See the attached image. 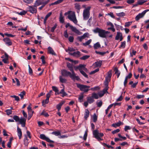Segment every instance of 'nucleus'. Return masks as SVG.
<instances>
[{"instance_id": "obj_37", "label": "nucleus", "mask_w": 149, "mask_h": 149, "mask_svg": "<svg viewBox=\"0 0 149 149\" xmlns=\"http://www.w3.org/2000/svg\"><path fill=\"white\" fill-rule=\"evenodd\" d=\"M75 51V49H74L73 48L71 47H68V49H66L65 51L66 52H68L69 51V52H71L74 51Z\"/></svg>"}, {"instance_id": "obj_43", "label": "nucleus", "mask_w": 149, "mask_h": 149, "mask_svg": "<svg viewBox=\"0 0 149 149\" xmlns=\"http://www.w3.org/2000/svg\"><path fill=\"white\" fill-rule=\"evenodd\" d=\"M63 104V103H60L57 105L56 107L58 111L60 110L61 107Z\"/></svg>"}, {"instance_id": "obj_27", "label": "nucleus", "mask_w": 149, "mask_h": 149, "mask_svg": "<svg viewBox=\"0 0 149 149\" xmlns=\"http://www.w3.org/2000/svg\"><path fill=\"white\" fill-rule=\"evenodd\" d=\"M60 81L62 83H64L66 82L67 80L63 78L62 76H61L59 77Z\"/></svg>"}, {"instance_id": "obj_12", "label": "nucleus", "mask_w": 149, "mask_h": 149, "mask_svg": "<svg viewBox=\"0 0 149 149\" xmlns=\"http://www.w3.org/2000/svg\"><path fill=\"white\" fill-rule=\"evenodd\" d=\"M3 40L5 43L8 46H10L12 45V43L8 38H5L3 39Z\"/></svg>"}, {"instance_id": "obj_53", "label": "nucleus", "mask_w": 149, "mask_h": 149, "mask_svg": "<svg viewBox=\"0 0 149 149\" xmlns=\"http://www.w3.org/2000/svg\"><path fill=\"white\" fill-rule=\"evenodd\" d=\"M15 80L16 82V85L17 86H19L20 85V83L18 79L16 78H15Z\"/></svg>"}, {"instance_id": "obj_35", "label": "nucleus", "mask_w": 149, "mask_h": 149, "mask_svg": "<svg viewBox=\"0 0 149 149\" xmlns=\"http://www.w3.org/2000/svg\"><path fill=\"white\" fill-rule=\"evenodd\" d=\"M97 119V116L96 115V114L95 113L93 115V121L94 122H96Z\"/></svg>"}, {"instance_id": "obj_61", "label": "nucleus", "mask_w": 149, "mask_h": 149, "mask_svg": "<svg viewBox=\"0 0 149 149\" xmlns=\"http://www.w3.org/2000/svg\"><path fill=\"white\" fill-rule=\"evenodd\" d=\"M29 72L30 74H31L33 73L32 70L29 65Z\"/></svg>"}, {"instance_id": "obj_54", "label": "nucleus", "mask_w": 149, "mask_h": 149, "mask_svg": "<svg viewBox=\"0 0 149 149\" xmlns=\"http://www.w3.org/2000/svg\"><path fill=\"white\" fill-rule=\"evenodd\" d=\"M45 56H42L40 58V59H41L42 64H44L45 63Z\"/></svg>"}, {"instance_id": "obj_22", "label": "nucleus", "mask_w": 149, "mask_h": 149, "mask_svg": "<svg viewBox=\"0 0 149 149\" xmlns=\"http://www.w3.org/2000/svg\"><path fill=\"white\" fill-rule=\"evenodd\" d=\"M43 3L41 0H37L34 3V5L36 7L42 4Z\"/></svg>"}, {"instance_id": "obj_9", "label": "nucleus", "mask_w": 149, "mask_h": 149, "mask_svg": "<svg viewBox=\"0 0 149 149\" xmlns=\"http://www.w3.org/2000/svg\"><path fill=\"white\" fill-rule=\"evenodd\" d=\"M40 138L42 139L46 140L48 142L54 143V141H53L50 140L49 138L46 137V136L44 134H41L40 135Z\"/></svg>"}, {"instance_id": "obj_17", "label": "nucleus", "mask_w": 149, "mask_h": 149, "mask_svg": "<svg viewBox=\"0 0 149 149\" xmlns=\"http://www.w3.org/2000/svg\"><path fill=\"white\" fill-rule=\"evenodd\" d=\"M69 53L70 55H72L74 56L78 57L80 56V53L78 51L74 52L73 53H71L70 52H69Z\"/></svg>"}, {"instance_id": "obj_14", "label": "nucleus", "mask_w": 149, "mask_h": 149, "mask_svg": "<svg viewBox=\"0 0 149 149\" xmlns=\"http://www.w3.org/2000/svg\"><path fill=\"white\" fill-rule=\"evenodd\" d=\"M26 118L21 117L20 118V120L19 122L20 124H21L22 127H24L26 124Z\"/></svg>"}, {"instance_id": "obj_63", "label": "nucleus", "mask_w": 149, "mask_h": 149, "mask_svg": "<svg viewBox=\"0 0 149 149\" xmlns=\"http://www.w3.org/2000/svg\"><path fill=\"white\" fill-rule=\"evenodd\" d=\"M22 113L24 117V118L26 119L27 116V115L26 113V112H25L24 110L22 111Z\"/></svg>"}, {"instance_id": "obj_47", "label": "nucleus", "mask_w": 149, "mask_h": 149, "mask_svg": "<svg viewBox=\"0 0 149 149\" xmlns=\"http://www.w3.org/2000/svg\"><path fill=\"white\" fill-rule=\"evenodd\" d=\"M117 15L118 16L123 17L125 15V13L124 12H122L120 13H117Z\"/></svg>"}, {"instance_id": "obj_40", "label": "nucleus", "mask_w": 149, "mask_h": 149, "mask_svg": "<svg viewBox=\"0 0 149 149\" xmlns=\"http://www.w3.org/2000/svg\"><path fill=\"white\" fill-rule=\"evenodd\" d=\"M40 115H43L45 117H48L49 116V115L48 114V113L46 112L45 111H43L41 113Z\"/></svg>"}, {"instance_id": "obj_48", "label": "nucleus", "mask_w": 149, "mask_h": 149, "mask_svg": "<svg viewBox=\"0 0 149 149\" xmlns=\"http://www.w3.org/2000/svg\"><path fill=\"white\" fill-rule=\"evenodd\" d=\"M5 112H6L7 115H9L12 113V111L10 109L6 110Z\"/></svg>"}, {"instance_id": "obj_10", "label": "nucleus", "mask_w": 149, "mask_h": 149, "mask_svg": "<svg viewBox=\"0 0 149 149\" xmlns=\"http://www.w3.org/2000/svg\"><path fill=\"white\" fill-rule=\"evenodd\" d=\"M71 29L72 31L78 35H81L82 34V33L79 31L76 27L73 26H71Z\"/></svg>"}, {"instance_id": "obj_42", "label": "nucleus", "mask_w": 149, "mask_h": 149, "mask_svg": "<svg viewBox=\"0 0 149 149\" xmlns=\"http://www.w3.org/2000/svg\"><path fill=\"white\" fill-rule=\"evenodd\" d=\"M25 92L24 91H22L20 93V94H19V95L20 96L22 99H23L24 96L25 95Z\"/></svg>"}, {"instance_id": "obj_3", "label": "nucleus", "mask_w": 149, "mask_h": 149, "mask_svg": "<svg viewBox=\"0 0 149 149\" xmlns=\"http://www.w3.org/2000/svg\"><path fill=\"white\" fill-rule=\"evenodd\" d=\"M93 31L95 33H98L99 36L102 38H107L108 37V34L110 32L106 31L102 29L98 28H97L93 30Z\"/></svg>"}, {"instance_id": "obj_25", "label": "nucleus", "mask_w": 149, "mask_h": 149, "mask_svg": "<svg viewBox=\"0 0 149 149\" xmlns=\"http://www.w3.org/2000/svg\"><path fill=\"white\" fill-rule=\"evenodd\" d=\"M63 1V0H58L54 3H53L49 5L50 6L51 5H57L62 3Z\"/></svg>"}, {"instance_id": "obj_18", "label": "nucleus", "mask_w": 149, "mask_h": 149, "mask_svg": "<svg viewBox=\"0 0 149 149\" xmlns=\"http://www.w3.org/2000/svg\"><path fill=\"white\" fill-rule=\"evenodd\" d=\"M48 53L51 54L52 55H56V54L54 52V50L51 47H49L48 48Z\"/></svg>"}, {"instance_id": "obj_34", "label": "nucleus", "mask_w": 149, "mask_h": 149, "mask_svg": "<svg viewBox=\"0 0 149 149\" xmlns=\"http://www.w3.org/2000/svg\"><path fill=\"white\" fill-rule=\"evenodd\" d=\"M92 42V40L91 39H90L87 41H86V42L85 43H83V45L85 46H86L88 45H89Z\"/></svg>"}, {"instance_id": "obj_30", "label": "nucleus", "mask_w": 149, "mask_h": 149, "mask_svg": "<svg viewBox=\"0 0 149 149\" xmlns=\"http://www.w3.org/2000/svg\"><path fill=\"white\" fill-rule=\"evenodd\" d=\"M52 13L51 12H50L48 13L46 16L45 17V19H44V22L45 24L46 21L47 19V18L51 15Z\"/></svg>"}, {"instance_id": "obj_28", "label": "nucleus", "mask_w": 149, "mask_h": 149, "mask_svg": "<svg viewBox=\"0 0 149 149\" xmlns=\"http://www.w3.org/2000/svg\"><path fill=\"white\" fill-rule=\"evenodd\" d=\"M24 144L25 146H27L29 144L28 139L26 136H25L24 139Z\"/></svg>"}, {"instance_id": "obj_59", "label": "nucleus", "mask_w": 149, "mask_h": 149, "mask_svg": "<svg viewBox=\"0 0 149 149\" xmlns=\"http://www.w3.org/2000/svg\"><path fill=\"white\" fill-rule=\"evenodd\" d=\"M95 52L96 54H100V55H101L102 56L104 55L106 53V52H98L96 51H95Z\"/></svg>"}, {"instance_id": "obj_50", "label": "nucleus", "mask_w": 149, "mask_h": 149, "mask_svg": "<svg viewBox=\"0 0 149 149\" xmlns=\"http://www.w3.org/2000/svg\"><path fill=\"white\" fill-rule=\"evenodd\" d=\"M80 72L86 78L88 77V75L86 74L85 73V72L83 71L82 70L80 71Z\"/></svg>"}, {"instance_id": "obj_15", "label": "nucleus", "mask_w": 149, "mask_h": 149, "mask_svg": "<svg viewBox=\"0 0 149 149\" xmlns=\"http://www.w3.org/2000/svg\"><path fill=\"white\" fill-rule=\"evenodd\" d=\"M17 132L19 139H20L22 137V133L21 129L19 128L18 126L17 127Z\"/></svg>"}, {"instance_id": "obj_64", "label": "nucleus", "mask_w": 149, "mask_h": 149, "mask_svg": "<svg viewBox=\"0 0 149 149\" xmlns=\"http://www.w3.org/2000/svg\"><path fill=\"white\" fill-rule=\"evenodd\" d=\"M57 25L56 24H55L53 27L51 29V31L52 32H53L54 31Z\"/></svg>"}, {"instance_id": "obj_21", "label": "nucleus", "mask_w": 149, "mask_h": 149, "mask_svg": "<svg viewBox=\"0 0 149 149\" xmlns=\"http://www.w3.org/2000/svg\"><path fill=\"white\" fill-rule=\"evenodd\" d=\"M87 101L89 103L91 104L93 103L95 101V100L92 96L88 97H87Z\"/></svg>"}, {"instance_id": "obj_36", "label": "nucleus", "mask_w": 149, "mask_h": 149, "mask_svg": "<svg viewBox=\"0 0 149 149\" xmlns=\"http://www.w3.org/2000/svg\"><path fill=\"white\" fill-rule=\"evenodd\" d=\"M146 1L144 0H141L138 1H137V4L138 5H142Z\"/></svg>"}, {"instance_id": "obj_51", "label": "nucleus", "mask_w": 149, "mask_h": 149, "mask_svg": "<svg viewBox=\"0 0 149 149\" xmlns=\"http://www.w3.org/2000/svg\"><path fill=\"white\" fill-rule=\"evenodd\" d=\"M26 13V11L25 10H23L22 11L20 12V13H17L20 15H25Z\"/></svg>"}, {"instance_id": "obj_44", "label": "nucleus", "mask_w": 149, "mask_h": 149, "mask_svg": "<svg viewBox=\"0 0 149 149\" xmlns=\"http://www.w3.org/2000/svg\"><path fill=\"white\" fill-rule=\"evenodd\" d=\"M10 97H11L14 98L15 100L16 101H19V97L15 95H11Z\"/></svg>"}, {"instance_id": "obj_11", "label": "nucleus", "mask_w": 149, "mask_h": 149, "mask_svg": "<svg viewBox=\"0 0 149 149\" xmlns=\"http://www.w3.org/2000/svg\"><path fill=\"white\" fill-rule=\"evenodd\" d=\"M108 93L107 91V88H104L102 91H101L98 93V95L100 97H102L103 96L105 93Z\"/></svg>"}, {"instance_id": "obj_5", "label": "nucleus", "mask_w": 149, "mask_h": 149, "mask_svg": "<svg viewBox=\"0 0 149 149\" xmlns=\"http://www.w3.org/2000/svg\"><path fill=\"white\" fill-rule=\"evenodd\" d=\"M93 134L94 136V137L96 138L99 141L102 140L100 137H102L104 136V134L103 133H99V131L96 130L93 131Z\"/></svg>"}, {"instance_id": "obj_57", "label": "nucleus", "mask_w": 149, "mask_h": 149, "mask_svg": "<svg viewBox=\"0 0 149 149\" xmlns=\"http://www.w3.org/2000/svg\"><path fill=\"white\" fill-rule=\"evenodd\" d=\"M99 68H97V69H95V70L91 71L90 73V74H94L95 73L98 72L99 71Z\"/></svg>"}, {"instance_id": "obj_32", "label": "nucleus", "mask_w": 149, "mask_h": 149, "mask_svg": "<svg viewBox=\"0 0 149 149\" xmlns=\"http://www.w3.org/2000/svg\"><path fill=\"white\" fill-rule=\"evenodd\" d=\"M126 45V42L124 41L121 42V45L119 47V48L124 49L125 48Z\"/></svg>"}, {"instance_id": "obj_29", "label": "nucleus", "mask_w": 149, "mask_h": 149, "mask_svg": "<svg viewBox=\"0 0 149 149\" xmlns=\"http://www.w3.org/2000/svg\"><path fill=\"white\" fill-rule=\"evenodd\" d=\"M59 21L61 23H63L64 22V17L62 16V13L60 14V17H59Z\"/></svg>"}, {"instance_id": "obj_24", "label": "nucleus", "mask_w": 149, "mask_h": 149, "mask_svg": "<svg viewBox=\"0 0 149 149\" xmlns=\"http://www.w3.org/2000/svg\"><path fill=\"white\" fill-rule=\"evenodd\" d=\"M123 124V123L120 121L117 123L113 124L112 126L113 127H119L121 125Z\"/></svg>"}, {"instance_id": "obj_60", "label": "nucleus", "mask_w": 149, "mask_h": 149, "mask_svg": "<svg viewBox=\"0 0 149 149\" xmlns=\"http://www.w3.org/2000/svg\"><path fill=\"white\" fill-rule=\"evenodd\" d=\"M34 112V111L32 110L28 111V115L32 116Z\"/></svg>"}, {"instance_id": "obj_62", "label": "nucleus", "mask_w": 149, "mask_h": 149, "mask_svg": "<svg viewBox=\"0 0 149 149\" xmlns=\"http://www.w3.org/2000/svg\"><path fill=\"white\" fill-rule=\"evenodd\" d=\"M120 130L119 129H117L112 132L113 134H114L120 132Z\"/></svg>"}, {"instance_id": "obj_20", "label": "nucleus", "mask_w": 149, "mask_h": 149, "mask_svg": "<svg viewBox=\"0 0 149 149\" xmlns=\"http://www.w3.org/2000/svg\"><path fill=\"white\" fill-rule=\"evenodd\" d=\"M67 66L71 72H74L72 64L68 62L67 63Z\"/></svg>"}, {"instance_id": "obj_55", "label": "nucleus", "mask_w": 149, "mask_h": 149, "mask_svg": "<svg viewBox=\"0 0 149 149\" xmlns=\"http://www.w3.org/2000/svg\"><path fill=\"white\" fill-rule=\"evenodd\" d=\"M90 57L88 55H85L83 56L81 58V59L83 60H85L88 59Z\"/></svg>"}, {"instance_id": "obj_49", "label": "nucleus", "mask_w": 149, "mask_h": 149, "mask_svg": "<svg viewBox=\"0 0 149 149\" xmlns=\"http://www.w3.org/2000/svg\"><path fill=\"white\" fill-rule=\"evenodd\" d=\"M132 22H128L125 23V27H129L132 23Z\"/></svg>"}, {"instance_id": "obj_2", "label": "nucleus", "mask_w": 149, "mask_h": 149, "mask_svg": "<svg viewBox=\"0 0 149 149\" xmlns=\"http://www.w3.org/2000/svg\"><path fill=\"white\" fill-rule=\"evenodd\" d=\"M64 15H67L68 18L74 24H77L78 21L74 12L71 11H69L65 12Z\"/></svg>"}, {"instance_id": "obj_39", "label": "nucleus", "mask_w": 149, "mask_h": 149, "mask_svg": "<svg viewBox=\"0 0 149 149\" xmlns=\"http://www.w3.org/2000/svg\"><path fill=\"white\" fill-rule=\"evenodd\" d=\"M49 102V99L46 98L45 100H43L42 101V105L44 106L46 104H47Z\"/></svg>"}, {"instance_id": "obj_46", "label": "nucleus", "mask_w": 149, "mask_h": 149, "mask_svg": "<svg viewBox=\"0 0 149 149\" xmlns=\"http://www.w3.org/2000/svg\"><path fill=\"white\" fill-rule=\"evenodd\" d=\"M102 104V101H100L99 102H97V104L98 107H101Z\"/></svg>"}, {"instance_id": "obj_8", "label": "nucleus", "mask_w": 149, "mask_h": 149, "mask_svg": "<svg viewBox=\"0 0 149 149\" xmlns=\"http://www.w3.org/2000/svg\"><path fill=\"white\" fill-rule=\"evenodd\" d=\"M36 7L34 6H29L28 8L27 9L28 11L32 13H36L37 12V9Z\"/></svg>"}, {"instance_id": "obj_19", "label": "nucleus", "mask_w": 149, "mask_h": 149, "mask_svg": "<svg viewBox=\"0 0 149 149\" xmlns=\"http://www.w3.org/2000/svg\"><path fill=\"white\" fill-rule=\"evenodd\" d=\"M75 8L77 10V12L78 13H79L80 12V10L81 8V6L78 3H76L74 4Z\"/></svg>"}, {"instance_id": "obj_33", "label": "nucleus", "mask_w": 149, "mask_h": 149, "mask_svg": "<svg viewBox=\"0 0 149 149\" xmlns=\"http://www.w3.org/2000/svg\"><path fill=\"white\" fill-rule=\"evenodd\" d=\"M51 134H52L56 136L60 135L61 134V132L59 131L53 132H52Z\"/></svg>"}, {"instance_id": "obj_7", "label": "nucleus", "mask_w": 149, "mask_h": 149, "mask_svg": "<svg viewBox=\"0 0 149 149\" xmlns=\"http://www.w3.org/2000/svg\"><path fill=\"white\" fill-rule=\"evenodd\" d=\"M149 11V9H146L143 11L141 13H139L135 17L136 21H138L140 18L143 17L146 13Z\"/></svg>"}, {"instance_id": "obj_56", "label": "nucleus", "mask_w": 149, "mask_h": 149, "mask_svg": "<svg viewBox=\"0 0 149 149\" xmlns=\"http://www.w3.org/2000/svg\"><path fill=\"white\" fill-rule=\"evenodd\" d=\"M84 97V96L83 95H80L78 99L79 101L80 102H82L83 101V99Z\"/></svg>"}, {"instance_id": "obj_23", "label": "nucleus", "mask_w": 149, "mask_h": 149, "mask_svg": "<svg viewBox=\"0 0 149 149\" xmlns=\"http://www.w3.org/2000/svg\"><path fill=\"white\" fill-rule=\"evenodd\" d=\"M89 111L88 109H85L84 116L85 119L87 120V118L89 117Z\"/></svg>"}, {"instance_id": "obj_26", "label": "nucleus", "mask_w": 149, "mask_h": 149, "mask_svg": "<svg viewBox=\"0 0 149 149\" xmlns=\"http://www.w3.org/2000/svg\"><path fill=\"white\" fill-rule=\"evenodd\" d=\"M100 47L101 45L98 42L95 44L93 45V47L95 49H97Z\"/></svg>"}, {"instance_id": "obj_1", "label": "nucleus", "mask_w": 149, "mask_h": 149, "mask_svg": "<svg viewBox=\"0 0 149 149\" xmlns=\"http://www.w3.org/2000/svg\"><path fill=\"white\" fill-rule=\"evenodd\" d=\"M61 74L62 76L65 77L69 76V77L74 81L75 80H79L80 79L78 76H76L74 72L71 73L67 70L63 69L61 70Z\"/></svg>"}, {"instance_id": "obj_16", "label": "nucleus", "mask_w": 149, "mask_h": 149, "mask_svg": "<svg viewBox=\"0 0 149 149\" xmlns=\"http://www.w3.org/2000/svg\"><path fill=\"white\" fill-rule=\"evenodd\" d=\"M102 64V61H97L94 64V65H95V67H100Z\"/></svg>"}, {"instance_id": "obj_58", "label": "nucleus", "mask_w": 149, "mask_h": 149, "mask_svg": "<svg viewBox=\"0 0 149 149\" xmlns=\"http://www.w3.org/2000/svg\"><path fill=\"white\" fill-rule=\"evenodd\" d=\"M136 53V51H134V50H132V52L130 53V56L131 57H132L133 56V55H135Z\"/></svg>"}, {"instance_id": "obj_31", "label": "nucleus", "mask_w": 149, "mask_h": 149, "mask_svg": "<svg viewBox=\"0 0 149 149\" xmlns=\"http://www.w3.org/2000/svg\"><path fill=\"white\" fill-rule=\"evenodd\" d=\"M92 97H93V98L94 99H97L99 98V95L98 94H97L95 93H93L92 94V95L91 96Z\"/></svg>"}, {"instance_id": "obj_13", "label": "nucleus", "mask_w": 149, "mask_h": 149, "mask_svg": "<svg viewBox=\"0 0 149 149\" xmlns=\"http://www.w3.org/2000/svg\"><path fill=\"white\" fill-rule=\"evenodd\" d=\"M115 39L116 40H120V41H121L123 39L122 34L120 32H117V35L115 37Z\"/></svg>"}, {"instance_id": "obj_52", "label": "nucleus", "mask_w": 149, "mask_h": 149, "mask_svg": "<svg viewBox=\"0 0 149 149\" xmlns=\"http://www.w3.org/2000/svg\"><path fill=\"white\" fill-rule=\"evenodd\" d=\"M74 37L72 36H70L68 38V40L70 42H72L74 40Z\"/></svg>"}, {"instance_id": "obj_38", "label": "nucleus", "mask_w": 149, "mask_h": 149, "mask_svg": "<svg viewBox=\"0 0 149 149\" xmlns=\"http://www.w3.org/2000/svg\"><path fill=\"white\" fill-rule=\"evenodd\" d=\"M52 88L53 91L55 92V94H57V93L58 92V90L57 88L55 86H52Z\"/></svg>"}, {"instance_id": "obj_45", "label": "nucleus", "mask_w": 149, "mask_h": 149, "mask_svg": "<svg viewBox=\"0 0 149 149\" xmlns=\"http://www.w3.org/2000/svg\"><path fill=\"white\" fill-rule=\"evenodd\" d=\"M84 38H84V37L82 35V36H78L77 37V40H79V41L81 42V41H82V40H83Z\"/></svg>"}, {"instance_id": "obj_4", "label": "nucleus", "mask_w": 149, "mask_h": 149, "mask_svg": "<svg viewBox=\"0 0 149 149\" xmlns=\"http://www.w3.org/2000/svg\"><path fill=\"white\" fill-rule=\"evenodd\" d=\"M91 8V6H88L84 10L83 13L84 20H87L89 18L90 15V10Z\"/></svg>"}, {"instance_id": "obj_41", "label": "nucleus", "mask_w": 149, "mask_h": 149, "mask_svg": "<svg viewBox=\"0 0 149 149\" xmlns=\"http://www.w3.org/2000/svg\"><path fill=\"white\" fill-rule=\"evenodd\" d=\"M13 119L16 122H19L20 120L19 117L17 116H14L13 117Z\"/></svg>"}, {"instance_id": "obj_6", "label": "nucleus", "mask_w": 149, "mask_h": 149, "mask_svg": "<svg viewBox=\"0 0 149 149\" xmlns=\"http://www.w3.org/2000/svg\"><path fill=\"white\" fill-rule=\"evenodd\" d=\"M76 84L77 87L79 88L80 90L81 91L86 92L89 90V88H90V86H89L81 84L78 83H76Z\"/></svg>"}]
</instances>
